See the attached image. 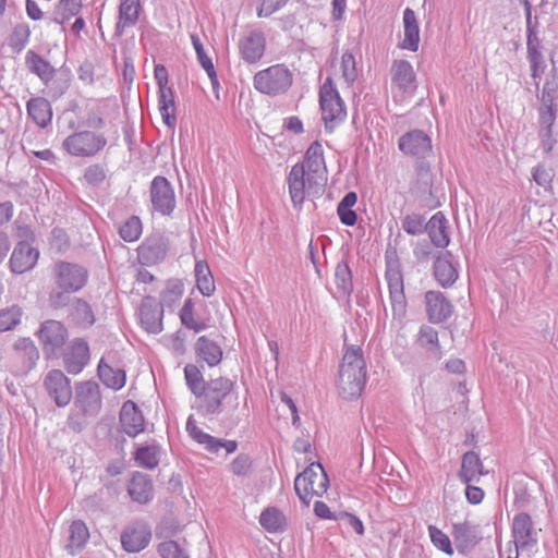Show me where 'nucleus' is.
I'll use <instances>...</instances> for the list:
<instances>
[{
  "label": "nucleus",
  "instance_id": "1",
  "mask_svg": "<svg viewBox=\"0 0 558 558\" xmlns=\"http://www.w3.org/2000/svg\"><path fill=\"white\" fill-rule=\"evenodd\" d=\"M366 375L362 349L357 345L345 347L337 380L339 395L343 399L360 397L366 384Z\"/></svg>",
  "mask_w": 558,
  "mask_h": 558
},
{
  "label": "nucleus",
  "instance_id": "2",
  "mask_svg": "<svg viewBox=\"0 0 558 558\" xmlns=\"http://www.w3.org/2000/svg\"><path fill=\"white\" fill-rule=\"evenodd\" d=\"M198 407L205 415H218L228 407L235 410L239 405L234 392V381L227 377H218L207 381L204 393L198 397Z\"/></svg>",
  "mask_w": 558,
  "mask_h": 558
},
{
  "label": "nucleus",
  "instance_id": "3",
  "mask_svg": "<svg viewBox=\"0 0 558 558\" xmlns=\"http://www.w3.org/2000/svg\"><path fill=\"white\" fill-rule=\"evenodd\" d=\"M328 476L319 463H312L295 477L294 489L300 500L308 506L313 496H322L327 492Z\"/></svg>",
  "mask_w": 558,
  "mask_h": 558
},
{
  "label": "nucleus",
  "instance_id": "4",
  "mask_svg": "<svg viewBox=\"0 0 558 558\" xmlns=\"http://www.w3.org/2000/svg\"><path fill=\"white\" fill-rule=\"evenodd\" d=\"M319 104L325 128L330 133L347 117L344 102L340 98L330 77L320 87Z\"/></svg>",
  "mask_w": 558,
  "mask_h": 558
},
{
  "label": "nucleus",
  "instance_id": "5",
  "mask_svg": "<svg viewBox=\"0 0 558 558\" xmlns=\"http://www.w3.org/2000/svg\"><path fill=\"white\" fill-rule=\"evenodd\" d=\"M293 76L283 64L271 65L254 75V87L266 95L286 93L292 85Z\"/></svg>",
  "mask_w": 558,
  "mask_h": 558
},
{
  "label": "nucleus",
  "instance_id": "6",
  "mask_svg": "<svg viewBox=\"0 0 558 558\" xmlns=\"http://www.w3.org/2000/svg\"><path fill=\"white\" fill-rule=\"evenodd\" d=\"M107 145V138L93 131H80L63 141V148L75 157H94Z\"/></svg>",
  "mask_w": 558,
  "mask_h": 558
},
{
  "label": "nucleus",
  "instance_id": "7",
  "mask_svg": "<svg viewBox=\"0 0 558 558\" xmlns=\"http://www.w3.org/2000/svg\"><path fill=\"white\" fill-rule=\"evenodd\" d=\"M311 173L303 168L293 166L288 175L289 193L293 206L301 207L307 196H318L324 192L325 185H314Z\"/></svg>",
  "mask_w": 558,
  "mask_h": 558
},
{
  "label": "nucleus",
  "instance_id": "8",
  "mask_svg": "<svg viewBox=\"0 0 558 558\" xmlns=\"http://www.w3.org/2000/svg\"><path fill=\"white\" fill-rule=\"evenodd\" d=\"M74 405L87 418L96 417L102 405L100 388L95 381H83L76 386Z\"/></svg>",
  "mask_w": 558,
  "mask_h": 558
},
{
  "label": "nucleus",
  "instance_id": "9",
  "mask_svg": "<svg viewBox=\"0 0 558 558\" xmlns=\"http://www.w3.org/2000/svg\"><path fill=\"white\" fill-rule=\"evenodd\" d=\"M294 166L303 168L311 173L310 182L314 185H326L328 180L327 166L324 158V149L318 141L313 142L305 151L304 159Z\"/></svg>",
  "mask_w": 558,
  "mask_h": 558
},
{
  "label": "nucleus",
  "instance_id": "10",
  "mask_svg": "<svg viewBox=\"0 0 558 558\" xmlns=\"http://www.w3.org/2000/svg\"><path fill=\"white\" fill-rule=\"evenodd\" d=\"M25 64L27 69L36 74L41 82L48 87L49 92L48 94L53 97L58 98L60 97L66 86L65 85H56V82L53 81V76L56 74V70L51 64L43 59L38 53H36L33 50L27 51L25 57Z\"/></svg>",
  "mask_w": 558,
  "mask_h": 558
},
{
  "label": "nucleus",
  "instance_id": "11",
  "mask_svg": "<svg viewBox=\"0 0 558 558\" xmlns=\"http://www.w3.org/2000/svg\"><path fill=\"white\" fill-rule=\"evenodd\" d=\"M150 202L155 211L170 216L175 208V194L171 183L161 175L155 177L150 183Z\"/></svg>",
  "mask_w": 558,
  "mask_h": 558
},
{
  "label": "nucleus",
  "instance_id": "12",
  "mask_svg": "<svg viewBox=\"0 0 558 558\" xmlns=\"http://www.w3.org/2000/svg\"><path fill=\"white\" fill-rule=\"evenodd\" d=\"M44 387L58 407L63 408L70 403L73 396L71 381L62 371H49L44 378Z\"/></svg>",
  "mask_w": 558,
  "mask_h": 558
},
{
  "label": "nucleus",
  "instance_id": "13",
  "mask_svg": "<svg viewBox=\"0 0 558 558\" xmlns=\"http://www.w3.org/2000/svg\"><path fill=\"white\" fill-rule=\"evenodd\" d=\"M386 280L393 315L398 318H402L405 314L407 302L403 291V277L397 263L387 265Z\"/></svg>",
  "mask_w": 558,
  "mask_h": 558
},
{
  "label": "nucleus",
  "instance_id": "14",
  "mask_svg": "<svg viewBox=\"0 0 558 558\" xmlns=\"http://www.w3.org/2000/svg\"><path fill=\"white\" fill-rule=\"evenodd\" d=\"M39 359L35 343L27 338L19 339L13 347L12 362L16 374H27Z\"/></svg>",
  "mask_w": 558,
  "mask_h": 558
},
{
  "label": "nucleus",
  "instance_id": "15",
  "mask_svg": "<svg viewBox=\"0 0 558 558\" xmlns=\"http://www.w3.org/2000/svg\"><path fill=\"white\" fill-rule=\"evenodd\" d=\"M38 336L44 352L51 355L64 345L68 339V330L62 323L50 319L41 324Z\"/></svg>",
  "mask_w": 558,
  "mask_h": 558
},
{
  "label": "nucleus",
  "instance_id": "16",
  "mask_svg": "<svg viewBox=\"0 0 558 558\" xmlns=\"http://www.w3.org/2000/svg\"><path fill=\"white\" fill-rule=\"evenodd\" d=\"M512 536L517 553L530 549L536 545V531L533 526V521L527 513L520 512L513 518Z\"/></svg>",
  "mask_w": 558,
  "mask_h": 558
},
{
  "label": "nucleus",
  "instance_id": "17",
  "mask_svg": "<svg viewBox=\"0 0 558 558\" xmlns=\"http://www.w3.org/2000/svg\"><path fill=\"white\" fill-rule=\"evenodd\" d=\"M57 283L65 292H76L87 280V271L75 264L60 263L56 268Z\"/></svg>",
  "mask_w": 558,
  "mask_h": 558
},
{
  "label": "nucleus",
  "instance_id": "18",
  "mask_svg": "<svg viewBox=\"0 0 558 558\" xmlns=\"http://www.w3.org/2000/svg\"><path fill=\"white\" fill-rule=\"evenodd\" d=\"M186 430L191 438L204 446L209 452L217 453L221 448H225L227 453H232L236 450L238 444L234 440H221L205 432L197 425L195 420L190 416L186 422Z\"/></svg>",
  "mask_w": 558,
  "mask_h": 558
},
{
  "label": "nucleus",
  "instance_id": "19",
  "mask_svg": "<svg viewBox=\"0 0 558 558\" xmlns=\"http://www.w3.org/2000/svg\"><path fill=\"white\" fill-rule=\"evenodd\" d=\"M399 149L405 155L425 158L432 151V141L421 130H413L399 138Z\"/></svg>",
  "mask_w": 558,
  "mask_h": 558
},
{
  "label": "nucleus",
  "instance_id": "20",
  "mask_svg": "<svg viewBox=\"0 0 558 558\" xmlns=\"http://www.w3.org/2000/svg\"><path fill=\"white\" fill-rule=\"evenodd\" d=\"M151 532L144 523H134L121 534L122 547L129 553L143 550L150 542Z\"/></svg>",
  "mask_w": 558,
  "mask_h": 558
},
{
  "label": "nucleus",
  "instance_id": "21",
  "mask_svg": "<svg viewBox=\"0 0 558 558\" xmlns=\"http://www.w3.org/2000/svg\"><path fill=\"white\" fill-rule=\"evenodd\" d=\"M38 256L39 252L29 243L19 241L10 257V268L15 274H23L36 265Z\"/></svg>",
  "mask_w": 558,
  "mask_h": 558
},
{
  "label": "nucleus",
  "instance_id": "22",
  "mask_svg": "<svg viewBox=\"0 0 558 558\" xmlns=\"http://www.w3.org/2000/svg\"><path fill=\"white\" fill-rule=\"evenodd\" d=\"M425 302L427 317L434 324L446 322L452 314L451 303L439 291L426 292Z\"/></svg>",
  "mask_w": 558,
  "mask_h": 558
},
{
  "label": "nucleus",
  "instance_id": "23",
  "mask_svg": "<svg viewBox=\"0 0 558 558\" xmlns=\"http://www.w3.org/2000/svg\"><path fill=\"white\" fill-rule=\"evenodd\" d=\"M162 308L156 300L146 296L140 307V320L143 328L149 333H159L162 330Z\"/></svg>",
  "mask_w": 558,
  "mask_h": 558
},
{
  "label": "nucleus",
  "instance_id": "24",
  "mask_svg": "<svg viewBox=\"0 0 558 558\" xmlns=\"http://www.w3.org/2000/svg\"><path fill=\"white\" fill-rule=\"evenodd\" d=\"M266 39L260 31H252L240 39V54L248 63L257 62L265 51Z\"/></svg>",
  "mask_w": 558,
  "mask_h": 558
},
{
  "label": "nucleus",
  "instance_id": "25",
  "mask_svg": "<svg viewBox=\"0 0 558 558\" xmlns=\"http://www.w3.org/2000/svg\"><path fill=\"white\" fill-rule=\"evenodd\" d=\"M120 422L122 429L130 437H135L144 430V416L131 400L123 403L120 411Z\"/></svg>",
  "mask_w": 558,
  "mask_h": 558
},
{
  "label": "nucleus",
  "instance_id": "26",
  "mask_svg": "<svg viewBox=\"0 0 558 558\" xmlns=\"http://www.w3.org/2000/svg\"><path fill=\"white\" fill-rule=\"evenodd\" d=\"M89 360V348L83 339L72 342L70 351L64 356V365L70 374H78L83 371Z\"/></svg>",
  "mask_w": 558,
  "mask_h": 558
},
{
  "label": "nucleus",
  "instance_id": "27",
  "mask_svg": "<svg viewBox=\"0 0 558 558\" xmlns=\"http://www.w3.org/2000/svg\"><path fill=\"white\" fill-rule=\"evenodd\" d=\"M391 80L403 92H414L416 75L412 64L407 60H395L390 70Z\"/></svg>",
  "mask_w": 558,
  "mask_h": 558
},
{
  "label": "nucleus",
  "instance_id": "28",
  "mask_svg": "<svg viewBox=\"0 0 558 558\" xmlns=\"http://www.w3.org/2000/svg\"><path fill=\"white\" fill-rule=\"evenodd\" d=\"M453 539L458 551L465 553L473 548L481 539L477 526L464 521L453 524Z\"/></svg>",
  "mask_w": 558,
  "mask_h": 558
},
{
  "label": "nucleus",
  "instance_id": "29",
  "mask_svg": "<svg viewBox=\"0 0 558 558\" xmlns=\"http://www.w3.org/2000/svg\"><path fill=\"white\" fill-rule=\"evenodd\" d=\"M128 493L135 502H149L154 495L151 480L147 474L135 472L128 485Z\"/></svg>",
  "mask_w": 558,
  "mask_h": 558
},
{
  "label": "nucleus",
  "instance_id": "30",
  "mask_svg": "<svg viewBox=\"0 0 558 558\" xmlns=\"http://www.w3.org/2000/svg\"><path fill=\"white\" fill-rule=\"evenodd\" d=\"M403 31L404 38L399 45L400 48L416 52L420 45V27L415 12L410 8L403 11Z\"/></svg>",
  "mask_w": 558,
  "mask_h": 558
},
{
  "label": "nucleus",
  "instance_id": "31",
  "mask_svg": "<svg viewBox=\"0 0 558 558\" xmlns=\"http://www.w3.org/2000/svg\"><path fill=\"white\" fill-rule=\"evenodd\" d=\"M167 243L162 236L155 235L143 242L138 248L140 258L147 264H155L165 258Z\"/></svg>",
  "mask_w": 558,
  "mask_h": 558
},
{
  "label": "nucleus",
  "instance_id": "32",
  "mask_svg": "<svg viewBox=\"0 0 558 558\" xmlns=\"http://www.w3.org/2000/svg\"><path fill=\"white\" fill-rule=\"evenodd\" d=\"M487 474L484 471L482 460L474 451H468L462 457L460 478L465 484L478 482L480 477Z\"/></svg>",
  "mask_w": 558,
  "mask_h": 558
},
{
  "label": "nucleus",
  "instance_id": "33",
  "mask_svg": "<svg viewBox=\"0 0 558 558\" xmlns=\"http://www.w3.org/2000/svg\"><path fill=\"white\" fill-rule=\"evenodd\" d=\"M434 275L442 287H449L458 279V270L452 264L451 254L446 252L438 256L434 263Z\"/></svg>",
  "mask_w": 558,
  "mask_h": 558
},
{
  "label": "nucleus",
  "instance_id": "34",
  "mask_svg": "<svg viewBox=\"0 0 558 558\" xmlns=\"http://www.w3.org/2000/svg\"><path fill=\"white\" fill-rule=\"evenodd\" d=\"M446 217L442 213L438 211L432 216L426 222V231L430 238V241L437 247H446L450 242V238L446 228Z\"/></svg>",
  "mask_w": 558,
  "mask_h": 558
},
{
  "label": "nucleus",
  "instance_id": "35",
  "mask_svg": "<svg viewBox=\"0 0 558 558\" xmlns=\"http://www.w3.org/2000/svg\"><path fill=\"white\" fill-rule=\"evenodd\" d=\"M417 343L421 348L425 349L432 359L439 361L442 357L438 332L433 327L424 325L420 328Z\"/></svg>",
  "mask_w": 558,
  "mask_h": 558
},
{
  "label": "nucleus",
  "instance_id": "36",
  "mask_svg": "<svg viewBox=\"0 0 558 558\" xmlns=\"http://www.w3.org/2000/svg\"><path fill=\"white\" fill-rule=\"evenodd\" d=\"M27 112L34 122L40 126L46 128L52 119V110L49 101L45 98L37 97L27 101Z\"/></svg>",
  "mask_w": 558,
  "mask_h": 558
},
{
  "label": "nucleus",
  "instance_id": "37",
  "mask_svg": "<svg viewBox=\"0 0 558 558\" xmlns=\"http://www.w3.org/2000/svg\"><path fill=\"white\" fill-rule=\"evenodd\" d=\"M69 532L70 536L65 549L71 555H76L84 548L89 538L88 529L82 520H75L71 523Z\"/></svg>",
  "mask_w": 558,
  "mask_h": 558
},
{
  "label": "nucleus",
  "instance_id": "38",
  "mask_svg": "<svg viewBox=\"0 0 558 558\" xmlns=\"http://www.w3.org/2000/svg\"><path fill=\"white\" fill-rule=\"evenodd\" d=\"M195 350L197 356L209 366H216L222 359L221 348L206 336H202L197 339Z\"/></svg>",
  "mask_w": 558,
  "mask_h": 558
},
{
  "label": "nucleus",
  "instance_id": "39",
  "mask_svg": "<svg viewBox=\"0 0 558 558\" xmlns=\"http://www.w3.org/2000/svg\"><path fill=\"white\" fill-rule=\"evenodd\" d=\"M98 377L104 385L113 389L120 390L125 385V372L120 368H113L105 362L102 357L98 364Z\"/></svg>",
  "mask_w": 558,
  "mask_h": 558
},
{
  "label": "nucleus",
  "instance_id": "40",
  "mask_svg": "<svg viewBox=\"0 0 558 558\" xmlns=\"http://www.w3.org/2000/svg\"><path fill=\"white\" fill-rule=\"evenodd\" d=\"M196 287L204 296H210L216 290L215 280L206 260H197L194 268Z\"/></svg>",
  "mask_w": 558,
  "mask_h": 558
},
{
  "label": "nucleus",
  "instance_id": "41",
  "mask_svg": "<svg viewBox=\"0 0 558 558\" xmlns=\"http://www.w3.org/2000/svg\"><path fill=\"white\" fill-rule=\"evenodd\" d=\"M140 0H120L119 22L117 28L132 27L138 20Z\"/></svg>",
  "mask_w": 558,
  "mask_h": 558
},
{
  "label": "nucleus",
  "instance_id": "42",
  "mask_svg": "<svg viewBox=\"0 0 558 558\" xmlns=\"http://www.w3.org/2000/svg\"><path fill=\"white\" fill-rule=\"evenodd\" d=\"M527 58L531 63L532 75L536 78L538 73L544 71L545 63L541 52L539 39L536 34L531 31L527 35Z\"/></svg>",
  "mask_w": 558,
  "mask_h": 558
},
{
  "label": "nucleus",
  "instance_id": "43",
  "mask_svg": "<svg viewBox=\"0 0 558 558\" xmlns=\"http://www.w3.org/2000/svg\"><path fill=\"white\" fill-rule=\"evenodd\" d=\"M260 525L269 533H277L284 529L286 517L275 507L266 508L259 517Z\"/></svg>",
  "mask_w": 558,
  "mask_h": 558
},
{
  "label": "nucleus",
  "instance_id": "44",
  "mask_svg": "<svg viewBox=\"0 0 558 558\" xmlns=\"http://www.w3.org/2000/svg\"><path fill=\"white\" fill-rule=\"evenodd\" d=\"M158 107L166 125L173 128L177 119L174 114V95L171 88L159 90Z\"/></svg>",
  "mask_w": 558,
  "mask_h": 558
},
{
  "label": "nucleus",
  "instance_id": "45",
  "mask_svg": "<svg viewBox=\"0 0 558 558\" xmlns=\"http://www.w3.org/2000/svg\"><path fill=\"white\" fill-rule=\"evenodd\" d=\"M184 377L189 389L196 397V399H198V397L204 393V389L207 387V383H205L203 374L197 368V366L187 364L184 367Z\"/></svg>",
  "mask_w": 558,
  "mask_h": 558
},
{
  "label": "nucleus",
  "instance_id": "46",
  "mask_svg": "<svg viewBox=\"0 0 558 558\" xmlns=\"http://www.w3.org/2000/svg\"><path fill=\"white\" fill-rule=\"evenodd\" d=\"M191 39H192V44L195 49L198 62L201 63L202 68L206 71L208 77L210 78L213 86L215 87L216 85H218V78H217V73H216L215 66L213 64V61L206 54L201 39L196 35H192Z\"/></svg>",
  "mask_w": 558,
  "mask_h": 558
},
{
  "label": "nucleus",
  "instance_id": "47",
  "mask_svg": "<svg viewBox=\"0 0 558 558\" xmlns=\"http://www.w3.org/2000/svg\"><path fill=\"white\" fill-rule=\"evenodd\" d=\"M556 105L551 102L543 104L539 107V135L541 137H550L551 126L556 120Z\"/></svg>",
  "mask_w": 558,
  "mask_h": 558
},
{
  "label": "nucleus",
  "instance_id": "48",
  "mask_svg": "<svg viewBox=\"0 0 558 558\" xmlns=\"http://www.w3.org/2000/svg\"><path fill=\"white\" fill-rule=\"evenodd\" d=\"M183 283L178 279H170L161 293V306L171 307L177 304L183 295Z\"/></svg>",
  "mask_w": 558,
  "mask_h": 558
},
{
  "label": "nucleus",
  "instance_id": "49",
  "mask_svg": "<svg viewBox=\"0 0 558 558\" xmlns=\"http://www.w3.org/2000/svg\"><path fill=\"white\" fill-rule=\"evenodd\" d=\"M71 316L76 322V324L88 327L92 326L95 322L93 311L87 302L77 299L72 305Z\"/></svg>",
  "mask_w": 558,
  "mask_h": 558
},
{
  "label": "nucleus",
  "instance_id": "50",
  "mask_svg": "<svg viewBox=\"0 0 558 558\" xmlns=\"http://www.w3.org/2000/svg\"><path fill=\"white\" fill-rule=\"evenodd\" d=\"M341 77L348 87L352 86L357 77L356 61L351 52H344L340 63Z\"/></svg>",
  "mask_w": 558,
  "mask_h": 558
},
{
  "label": "nucleus",
  "instance_id": "51",
  "mask_svg": "<svg viewBox=\"0 0 558 558\" xmlns=\"http://www.w3.org/2000/svg\"><path fill=\"white\" fill-rule=\"evenodd\" d=\"M335 277L338 289L344 294H350L353 289L352 275L351 269L345 262L338 263Z\"/></svg>",
  "mask_w": 558,
  "mask_h": 558
},
{
  "label": "nucleus",
  "instance_id": "52",
  "mask_svg": "<svg viewBox=\"0 0 558 558\" xmlns=\"http://www.w3.org/2000/svg\"><path fill=\"white\" fill-rule=\"evenodd\" d=\"M31 31L26 24H17L9 40V45L14 52H21L27 45Z\"/></svg>",
  "mask_w": 558,
  "mask_h": 558
},
{
  "label": "nucleus",
  "instance_id": "53",
  "mask_svg": "<svg viewBox=\"0 0 558 558\" xmlns=\"http://www.w3.org/2000/svg\"><path fill=\"white\" fill-rule=\"evenodd\" d=\"M22 312L16 305L0 311V332L13 329L21 322Z\"/></svg>",
  "mask_w": 558,
  "mask_h": 558
},
{
  "label": "nucleus",
  "instance_id": "54",
  "mask_svg": "<svg viewBox=\"0 0 558 558\" xmlns=\"http://www.w3.org/2000/svg\"><path fill=\"white\" fill-rule=\"evenodd\" d=\"M121 238L126 242L136 241L142 233V222L136 216L130 217L119 229Z\"/></svg>",
  "mask_w": 558,
  "mask_h": 558
},
{
  "label": "nucleus",
  "instance_id": "55",
  "mask_svg": "<svg viewBox=\"0 0 558 558\" xmlns=\"http://www.w3.org/2000/svg\"><path fill=\"white\" fill-rule=\"evenodd\" d=\"M136 462L144 468L154 469L158 465V450L154 446L138 448L135 452Z\"/></svg>",
  "mask_w": 558,
  "mask_h": 558
},
{
  "label": "nucleus",
  "instance_id": "56",
  "mask_svg": "<svg viewBox=\"0 0 558 558\" xmlns=\"http://www.w3.org/2000/svg\"><path fill=\"white\" fill-rule=\"evenodd\" d=\"M80 0H61L56 10V21L63 24L80 12Z\"/></svg>",
  "mask_w": 558,
  "mask_h": 558
},
{
  "label": "nucleus",
  "instance_id": "57",
  "mask_svg": "<svg viewBox=\"0 0 558 558\" xmlns=\"http://www.w3.org/2000/svg\"><path fill=\"white\" fill-rule=\"evenodd\" d=\"M402 229L410 235H418L426 230L425 218L420 214H410L402 219Z\"/></svg>",
  "mask_w": 558,
  "mask_h": 558
},
{
  "label": "nucleus",
  "instance_id": "58",
  "mask_svg": "<svg viewBox=\"0 0 558 558\" xmlns=\"http://www.w3.org/2000/svg\"><path fill=\"white\" fill-rule=\"evenodd\" d=\"M180 319L181 323L189 329H193L195 332H199L205 329V324L197 323L194 319L193 315V302L191 299H187L184 302L183 307L180 311Z\"/></svg>",
  "mask_w": 558,
  "mask_h": 558
},
{
  "label": "nucleus",
  "instance_id": "59",
  "mask_svg": "<svg viewBox=\"0 0 558 558\" xmlns=\"http://www.w3.org/2000/svg\"><path fill=\"white\" fill-rule=\"evenodd\" d=\"M428 533L432 539V543L440 550L446 553L447 555H452L453 549L451 546L450 538L447 534H445L441 530L434 525L428 526Z\"/></svg>",
  "mask_w": 558,
  "mask_h": 558
},
{
  "label": "nucleus",
  "instance_id": "60",
  "mask_svg": "<svg viewBox=\"0 0 558 558\" xmlns=\"http://www.w3.org/2000/svg\"><path fill=\"white\" fill-rule=\"evenodd\" d=\"M333 520L341 522L348 529H352L359 535L364 534L363 522L352 513L339 511L335 513Z\"/></svg>",
  "mask_w": 558,
  "mask_h": 558
},
{
  "label": "nucleus",
  "instance_id": "61",
  "mask_svg": "<svg viewBox=\"0 0 558 558\" xmlns=\"http://www.w3.org/2000/svg\"><path fill=\"white\" fill-rule=\"evenodd\" d=\"M532 177L537 185L543 187L545 191H551V182L554 178L551 169H547L544 166L538 165L533 168Z\"/></svg>",
  "mask_w": 558,
  "mask_h": 558
},
{
  "label": "nucleus",
  "instance_id": "62",
  "mask_svg": "<svg viewBox=\"0 0 558 558\" xmlns=\"http://www.w3.org/2000/svg\"><path fill=\"white\" fill-rule=\"evenodd\" d=\"M158 553L162 558H189L179 544L171 539L160 543Z\"/></svg>",
  "mask_w": 558,
  "mask_h": 558
},
{
  "label": "nucleus",
  "instance_id": "63",
  "mask_svg": "<svg viewBox=\"0 0 558 558\" xmlns=\"http://www.w3.org/2000/svg\"><path fill=\"white\" fill-rule=\"evenodd\" d=\"M84 179L88 184H100L106 179V171L100 165H92L86 168Z\"/></svg>",
  "mask_w": 558,
  "mask_h": 558
},
{
  "label": "nucleus",
  "instance_id": "64",
  "mask_svg": "<svg viewBox=\"0 0 558 558\" xmlns=\"http://www.w3.org/2000/svg\"><path fill=\"white\" fill-rule=\"evenodd\" d=\"M557 96H558V81L556 80V77L553 76L550 80H547L543 86V90H542V95H541V102L554 104Z\"/></svg>",
  "mask_w": 558,
  "mask_h": 558
}]
</instances>
